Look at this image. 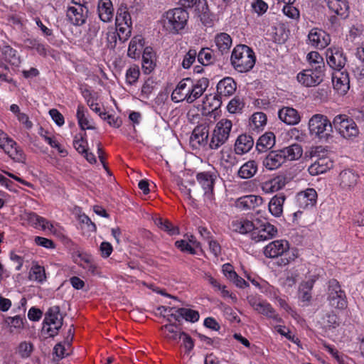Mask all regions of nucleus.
Segmentation results:
<instances>
[{"instance_id":"f257e3e1","label":"nucleus","mask_w":364,"mask_h":364,"mask_svg":"<svg viewBox=\"0 0 364 364\" xmlns=\"http://www.w3.org/2000/svg\"><path fill=\"white\" fill-rule=\"evenodd\" d=\"M263 253L268 258L280 257L278 262L279 266H286L298 257L296 250L290 249L289 243L286 240H277L269 242L264 247Z\"/></svg>"},{"instance_id":"f03ea898","label":"nucleus","mask_w":364,"mask_h":364,"mask_svg":"<svg viewBox=\"0 0 364 364\" xmlns=\"http://www.w3.org/2000/svg\"><path fill=\"white\" fill-rule=\"evenodd\" d=\"M256 56L253 50L244 44L237 45L232 50L230 63L239 73H247L255 66Z\"/></svg>"},{"instance_id":"7ed1b4c3","label":"nucleus","mask_w":364,"mask_h":364,"mask_svg":"<svg viewBox=\"0 0 364 364\" xmlns=\"http://www.w3.org/2000/svg\"><path fill=\"white\" fill-rule=\"evenodd\" d=\"M308 127L310 134L322 141L328 142L333 139V122L326 115L314 114L309 120Z\"/></svg>"},{"instance_id":"20e7f679","label":"nucleus","mask_w":364,"mask_h":364,"mask_svg":"<svg viewBox=\"0 0 364 364\" xmlns=\"http://www.w3.org/2000/svg\"><path fill=\"white\" fill-rule=\"evenodd\" d=\"M188 17V13L183 8L170 9L162 16L163 27L169 33H177L185 28Z\"/></svg>"},{"instance_id":"39448f33","label":"nucleus","mask_w":364,"mask_h":364,"mask_svg":"<svg viewBox=\"0 0 364 364\" xmlns=\"http://www.w3.org/2000/svg\"><path fill=\"white\" fill-rule=\"evenodd\" d=\"M232 127V122L228 119L218 122L210 136L209 148L216 150L223 145L230 136Z\"/></svg>"},{"instance_id":"423d86ee","label":"nucleus","mask_w":364,"mask_h":364,"mask_svg":"<svg viewBox=\"0 0 364 364\" xmlns=\"http://www.w3.org/2000/svg\"><path fill=\"white\" fill-rule=\"evenodd\" d=\"M333 128L345 139H351L359 134L357 124L346 114L336 115L333 119Z\"/></svg>"},{"instance_id":"0eeeda50","label":"nucleus","mask_w":364,"mask_h":364,"mask_svg":"<svg viewBox=\"0 0 364 364\" xmlns=\"http://www.w3.org/2000/svg\"><path fill=\"white\" fill-rule=\"evenodd\" d=\"M327 301L331 306L338 309H345L348 306L346 293L336 279H331L328 282Z\"/></svg>"},{"instance_id":"6e6552de","label":"nucleus","mask_w":364,"mask_h":364,"mask_svg":"<svg viewBox=\"0 0 364 364\" xmlns=\"http://www.w3.org/2000/svg\"><path fill=\"white\" fill-rule=\"evenodd\" d=\"M0 148L16 162H23L26 159L23 150L18 146L16 141L8 137L7 134L1 130H0Z\"/></svg>"},{"instance_id":"1a4fd4ad","label":"nucleus","mask_w":364,"mask_h":364,"mask_svg":"<svg viewBox=\"0 0 364 364\" xmlns=\"http://www.w3.org/2000/svg\"><path fill=\"white\" fill-rule=\"evenodd\" d=\"M340 188L346 193L353 192L360 182V175L352 168H346L341 171L338 178Z\"/></svg>"},{"instance_id":"9d476101","label":"nucleus","mask_w":364,"mask_h":364,"mask_svg":"<svg viewBox=\"0 0 364 364\" xmlns=\"http://www.w3.org/2000/svg\"><path fill=\"white\" fill-rule=\"evenodd\" d=\"M63 325V318L60 315V308L53 306L48 310L43 321V329L46 328L50 337L55 336Z\"/></svg>"},{"instance_id":"9b49d317","label":"nucleus","mask_w":364,"mask_h":364,"mask_svg":"<svg viewBox=\"0 0 364 364\" xmlns=\"http://www.w3.org/2000/svg\"><path fill=\"white\" fill-rule=\"evenodd\" d=\"M249 304L255 311L259 314H263L267 318H272L276 322H282V318L276 313L272 305L267 301H264L256 296H250L247 297Z\"/></svg>"},{"instance_id":"f8f14e48","label":"nucleus","mask_w":364,"mask_h":364,"mask_svg":"<svg viewBox=\"0 0 364 364\" xmlns=\"http://www.w3.org/2000/svg\"><path fill=\"white\" fill-rule=\"evenodd\" d=\"M277 234V228L269 223H261L257 221L255 223V228L251 234V238L256 242L265 241L272 239Z\"/></svg>"},{"instance_id":"ddd939ff","label":"nucleus","mask_w":364,"mask_h":364,"mask_svg":"<svg viewBox=\"0 0 364 364\" xmlns=\"http://www.w3.org/2000/svg\"><path fill=\"white\" fill-rule=\"evenodd\" d=\"M88 8L81 4H75L67 9L66 16L70 23L76 26H82L86 23L88 16Z\"/></svg>"},{"instance_id":"4468645a","label":"nucleus","mask_w":364,"mask_h":364,"mask_svg":"<svg viewBox=\"0 0 364 364\" xmlns=\"http://www.w3.org/2000/svg\"><path fill=\"white\" fill-rule=\"evenodd\" d=\"M324 70L313 69H306L297 75V80L305 87H314L319 85L323 81Z\"/></svg>"},{"instance_id":"2eb2a0df","label":"nucleus","mask_w":364,"mask_h":364,"mask_svg":"<svg viewBox=\"0 0 364 364\" xmlns=\"http://www.w3.org/2000/svg\"><path fill=\"white\" fill-rule=\"evenodd\" d=\"M328 65L336 72L343 71L347 58L341 48H329L326 52Z\"/></svg>"},{"instance_id":"dca6fc26","label":"nucleus","mask_w":364,"mask_h":364,"mask_svg":"<svg viewBox=\"0 0 364 364\" xmlns=\"http://www.w3.org/2000/svg\"><path fill=\"white\" fill-rule=\"evenodd\" d=\"M208 136V126L205 124H199L194 128L190 141L192 146L196 148L209 146Z\"/></svg>"},{"instance_id":"f3484780","label":"nucleus","mask_w":364,"mask_h":364,"mask_svg":"<svg viewBox=\"0 0 364 364\" xmlns=\"http://www.w3.org/2000/svg\"><path fill=\"white\" fill-rule=\"evenodd\" d=\"M321 328L325 333L333 332L340 326L341 318L332 310L325 311L322 313L318 321Z\"/></svg>"},{"instance_id":"a211bd4d","label":"nucleus","mask_w":364,"mask_h":364,"mask_svg":"<svg viewBox=\"0 0 364 364\" xmlns=\"http://www.w3.org/2000/svg\"><path fill=\"white\" fill-rule=\"evenodd\" d=\"M208 85L209 80L206 77H202L196 82H193V80H191V82H189L187 102L193 103L201 97L208 88Z\"/></svg>"},{"instance_id":"6ab92c4d","label":"nucleus","mask_w":364,"mask_h":364,"mask_svg":"<svg viewBox=\"0 0 364 364\" xmlns=\"http://www.w3.org/2000/svg\"><path fill=\"white\" fill-rule=\"evenodd\" d=\"M317 196V193L314 188H307L297 193L296 205L301 209L311 208L316 203Z\"/></svg>"},{"instance_id":"aec40b11","label":"nucleus","mask_w":364,"mask_h":364,"mask_svg":"<svg viewBox=\"0 0 364 364\" xmlns=\"http://www.w3.org/2000/svg\"><path fill=\"white\" fill-rule=\"evenodd\" d=\"M308 39L309 44L318 49L326 48L331 41L330 36L324 31L317 28H312L310 31Z\"/></svg>"},{"instance_id":"412c9836","label":"nucleus","mask_w":364,"mask_h":364,"mask_svg":"<svg viewBox=\"0 0 364 364\" xmlns=\"http://www.w3.org/2000/svg\"><path fill=\"white\" fill-rule=\"evenodd\" d=\"M334 90L340 95H345L350 89L349 75L346 70L335 72L332 75Z\"/></svg>"},{"instance_id":"4be33fe9","label":"nucleus","mask_w":364,"mask_h":364,"mask_svg":"<svg viewBox=\"0 0 364 364\" xmlns=\"http://www.w3.org/2000/svg\"><path fill=\"white\" fill-rule=\"evenodd\" d=\"M285 163V156L280 150L272 151L262 159L263 166L268 170H275Z\"/></svg>"},{"instance_id":"5701e85b","label":"nucleus","mask_w":364,"mask_h":364,"mask_svg":"<svg viewBox=\"0 0 364 364\" xmlns=\"http://www.w3.org/2000/svg\"><path fill=\"white\" fill-rule=\"evenodd\" d=\"M333 166V162L327 156L317 159L308 168L309 173L316 176L326 173Z\"/></svg>"},{"instance_id":"b1692460","label":"nucleus","mask_w":364,"mask_h":364,"mask_svg":"<svg viewBox=\"0 0 364 364\" xmlns=\"http://www.w3.org/2000/svg\"><path fill=\"white\" fill-rule=\"evenodd\" d=\"M263 199L259 196L247 195L239 198L236 200V206L242 210H253L261 205Z\"/></svg>"},{"instance_id":"393cba45","label":"nucleus","mask_w":364,"mask_h":364,"mask_svg":"<svg viewBox=\"0 0 364 364\" xmlns=\"http://www.w3.org/2000/svg\"><path fill=\"white\" fill-rule=\"evenodd\" d=\"M279 118L288 125L297 124L301 117L296 109L289 107H284L278 112Z\"/></svg>"},{"instance_id":"a878e982","label":"nucleus","mask_w":364,"mask_h":364,"mask_svg":"<svg viewBox=\"0 0 364 364\" xmlns=\"http://www.w3.org/2000/svg\"><path fill=\"white\" fill-rule=\"evenodd\" d=\"M189 82H191V79L187 77L181 80L178 83L176 87L171 94V100L173 101L179 102L186 100L187 102Z\"/></svg>"},{"instance_id":"bb28decb","label":"nucleus","mask_w":364,"mask_h":364,"mask_svg":"<svg viewBox=\"0 0 364 364\" xmlns=\"http://www.w3.org/2000/svg\"><path fill=\"white\" fill-rule=\"evenodd\" d=\"M98 16L105 23L112 21L114 17V8L111 0H100L97 4Z\"/></svg>"},{"instance_id":"cd10ccee","label":"nucleus","mask_w":364,"mask_h":364,"mask_svg":"<svg viewBox=\"0 0 364 364\" xmlns=\"http://www.w3.org/2000/svg\"><path fill=\"white\" fill-rule=\"evenodd\" d=\"M236 88L237 84L230 77H224L217 85V92L220 96H230L235 93Z\"/></svg>"},{"instance_id":"c85d7f7f","label":"nucleus","mask_w":364,"mask_h":364,"mask_svg":"<svg viewBox=\"0 0 364 364\" xmlns=\"http://www.w3.org/2000/svg\"><path fill=\"white\" fill-rule=\"evenodd\" d=\"M254 145V139L250 135L241 134L236 139L235 151L237 154L242 155L247 153Z\"/></svg>"},{"instance_id":"c756f323","label":"nucleus","mask_w":364,"mask_h":364,"mask_svg":"<svg viewBox=\"0 0 364 364\" xmlns=\"http://www.w3.org/2000/svg\"><path fill=\"white\" fill-rule=\"evenodd\" d=\"M285 185L286 178L283 176H277L272 179L263 182L261 188L264 193H269L281 190Z\"/></svg>"},{"instance_id":"7c9ffc66","label":"nucleus","mask_w":364,"mask_h":364,"mask_svg":"<svg viewBox=\"0 0 364 364\" xmlns=\"http://www.w3.org/2000/svg\"><path fill=\"white\" fill-rule=\"evenodd\" d=\"M230 228L235 232L247 234L250 232H252L255 228V223L247 219H236L231 222Z\"/></svg>"},{"instance_id":"2f4dec72","label":"nucleus","mask_w":364,"mask_h":364,"mask_svg":"<svg viewBox=\"0 0 364 364\" xmlns=\"http://www.w3.org/2000/svg\"><path fill=\"white\" fill-rule=\"evenodd\" d=\"M275 144V135L269 132L262 135L256 143V149L259 152H265L271 149Z\"/></svg>"},{"instance_id":"473e14b6","label":"nucleus","mask_w":364,"mask_h":364,"mask_svg":"<svg viewBox=\"0 0 364 364\" xmlns=\"http://www.w3.org/2000/svg\"><path fill=\"white\" fill-rule=\"evenodd\" d=\"M26 219L36 228H41L43 230H50L53 228V225L48 220L35 213H27Z\"/></svg>"},{"instance_id":"72a5a7b5","label":"nucleus","mask_w":364,"mask_h":364,"mask_svg":"<svg viewBox=\"0 0 364 364\" xmlns=\"http://www.w3.org/2000/svg\"><path fill=\"white\" fill-rule=\"evenodd\" d=\"M284 195L279 193L274 196L269 203V210L275 217H279L283 212Z\"/></svg>"},{"instance_id":"f704fd0d","label":"nucleus","mask_w":364,"mask_h":364,"mask_svg":"<svg viewBox=\"0 0 364 364\" xmlns=\"http://www.w3.org/2000/svg\"><path fill=\"white\" fill-rule=\"evenodd\" d=\"M155 54L151 47L144 48L142 55V68L144 73H151L155 66Z\"/></svg>"},{"instance_id":"c9c22d12","label":"nucleus","mask_w":364,"mask_h":364,"mask_svg":"<svg viewBox=\"0 0 364 364\" xmlns=\"http://www.w3.org/2000/svg\"><path fill=\"white\" fill-rule=\"evenodd\" d=\"M214 175L210 172H201L197 174V180L205 191V193H211L214 186Z\"/></svg>"},{"instance_id":"e433bc0d","label":"nucleus","mask_w":364,"mask_h":364,"mask_svg":"<svg viewBox=\"0 0 364 364\" xmlns=\"http://www.w3.org/2000/svg\"><path fill=\"white\" fill-rule=\"evenodd\" d=\"M328 6L338 16L344 18L348 16V4L346 0H328Z\"/></svg>"},{"instance_id":"4c0bfd02","label":"nucleus","mask_w":364,"mask_h":364,"mask_svg":"<svg viewBox=\"0 0 364 364\" xmlns=\"http://www.w3.org/2000/svg\"><path fill=\"white\" fill-rule=\"evenodd\" d=\"M282 156H285V162L299 159L302 156L301 146L298 144H294L289 146L280 149Z\"/></svg>"},{"instance_id":"58836bf2","label":"nucleus","mask_w":364,"mask_h":364,"mask_svg":"<svg viewBox=\"0 0 364 364\" xmlns=\"http://www.w3.org/2000/svg\"><path fill=\"white\" fill-rule=\"evenodd\" d=\"M257 171V164L254 160L245 163L238 171V176L241 178L248 179L253 177Z\"/></svg>"},{"instance_id":"ea45409f","label":"nucleus","mask_w":364,"mask_h":364,"mask_svg":"<svg viewBox=\"0 0 364 364\" xmlns=\"http://www.w3.org/2000/svg\"><path fill=\"white\" fill-rule=\"evenodd\" d=\"M215 43L218 50L223 54L227 53L232 46V38L226 33H220L215 38Z\"/></svg>"},{"instance_id":"a19ab883","label":"nucleus","mask_w":364,"mask_h":364,"mask_svg":"<svg viewBox=\"0 0 364 364\" xmlns=\"http://www.w3.org/2000/svg\"><path fill=\"white\" fill-rule=\"evenodd\" d=\"M116 25H132V18L128 11V8L127 5L124 4H122L117 11Z\"/></svg>"},{"instance_id":"79ce46f5","label":"nucleus","mask_w":364,"mask_h":364,"mask_svg":"<svg viewBox=\"0 0 364 364\" xmlns=\"http://www.w3.org/2000/svg\"><path fill=\"white\" fill-rule=\"evenodd\" d=\"M307 60L311 68L325 70V64L322 56L316 51H311L307 55Z\"/></svg>"},{"instance_id":"37998d69","label":"nucleus","mask_w":364,"mask_h":364,"mask_svg":"<svg viewBox=\"0 0 364 364\" xmlns=\"http://www.w3.org/2000/svg\"><path fill=\"white\" fill-rule=\"evenodd\" d=\"M155 224L159 229L168 232V234L170 235H175L179 233L178 228L176 226H174L168 220H165L161 218H156L155 220Z\"/></svg>"},{"instance_id":"c03bdc74","label":"nucleus","mask_w":364,"mask_h":364,"mask_svg":"<svg viewBox=\"0 0 364 364\" xmlns=\"http://www.w3.org/2000/svg\"><path fill=\"white\" fill-rule=\"evenodd\" d=\"M142 41L141 36H134L130 41L127 54L131 58H136V55H139L140 49L142 47Z\"/></svg>"},{"instance_id":"a18cd8bd","label":"nucleus","mask_w":364,"mask_h":364,"mask_svg":"<svg viewBox=\"0 0 364 364\" xmlns=\"http://www.w3.org/2000/svg\"><path fill=\"white\" fill-rule=\"evenodd\" d=\"M0 49L4 59L13 64L16 63V50L13 49L10 46L3 43L0 45Z\"/></svg>"},{"instance_id":"49530a36","label":"nucleus","mask_w":364,"mask_h":364,"mask_svg":"<svg viewBox=\"0 0 364 364\" xmlns=\"http://www.w3.org/2000/svg\"><path fill=\"white\" fill-rule=\"evenodd\" d=\"M176 312L181 315L182 318L192 323L198 321L200 316L197 311L190 309L180 308L176 310Z\"/></svg>"},{"instance_id":"de8ad7c7","label":"nucleus","mask_w":364,"mask_h":364,"mask_svg":"<svg viewBox=\"0 0 364 364\" xmlns=\"http://www.w3.org/2000/svg\"><path fill=\"white\" fill-rule=\"evenodd\" d=\"M33 350V346L31 343L23 341L21 342L16 348V353H18L21 358L26 359L30 357Z\"/></svg>"},{"instance_id":"09e8293b","label":"nucleus","mask_w":364,"mask_h":364,"mask_svg":"<svg viewBox=\"0 0 364 364\" xmlns=\"http://www.w3.org/2000/svg\"><path fill=\"white\" fill-rule=\"evenodd\" d=\"M198 60L203 65H208L213 63L214 60V56L213 51L208 48H202L200 52L197 54Z\"/></svg>"},{"instance_id":"8fccbe9b","label":"nucleus","mask_w":364,"mask_h":364,"mask_svg":"<svg viewBox=\"0 0 364 364\" xmlns=\"http://www.w3.org/2000/svg\"><path fill=\"white\" fill-rule=\"evenodd\" d=\"M245 106L243 100L239 96H235L228 103L227 109L232 114L238 113L242 111Z\"/></svg>"},{"instance_id":"3c124183","label":"nucleus","mask_w":364,"mask_h":364,"mask_svg":"<svg viewBox=\"0 0 364 364\" xmlns=\"http://www.w3.org/2000/svg\"><path fill=\"white\" fill-rule=\"evenodd\" d=\"M267 123V117L263 112H255L251 117V126L252 129H258L264 127Z\"/></svg>"},{"instance_id":"603ef678","label":"nucleus","mask_w":364,"mask_h":364,"mask_svg":"<svg viewBox=\"0 0 364 364\" xmlns=\"http://www.w3.org/2000/svg\"><path fill=\"white\" fill-rule=\"evenodd\" d=\"M100 118L106 121L109 126L114 128H119L122 124L120 117H115L114 114H108L106 112H104L103 114H100Z\"/></svg>"},{"instance_id":"864d4df0","label":"nucleus","mask_w":364,"mask_h":364,"mask_svg":"<svg viewBox=\"0 0 364 364\" xmlns=\"http://www.w3.org/2000/svg\"><path fill=\"white\" fill-rule=\"evenodd\" d=\"M132 25H122V26H117V36L119 38V41L124 42L126 41L131 35Z\"/></svg>"},{"instance_id":"5fc2aeb1","label":"nucleus","mask_w":364,"mask_h":364,"mask_svg":"<svg viewBox=\"0 0 364 364\" xmlns=\"http://www.w3.org/2000/svg\"><path fill=\"white\" fill-rule=\"evenodd\" d=\"M31 279L43 282L46 279L45 269L43 267L36 265L31 269Z\"/></svg>"},{"instance_id":"6e6d98bb","label":"nucleus","mask_w":364,"mask_h":364,"mask_svg":"<svg viewBox=\"0 0 364 364\" xmlns=\"http://www.w3.org/2000/svg\"><path fill=\"white\" fill-rule=\"evenodd\" d=\"M197 52L195 49H190L184 55L181 65L184 69H188L195 62Z\"/></svg>"},{"instance_id":"4d7b16f0","label":"nucleus","mask_w":364,"mask_h":364,"mask_svg":"<svg viewBox=\"0 0 364 364\" xmlns=\"http://www.w3.org/2000/svg\"><path fill=\"white\" fill-rule=\"evenodd\" d=\"M139 70L136 66L129 68L126 73V80L129 85L135 83L139 77Z\"/></svg>"},{"instance_id":"13d9d810","label":"nucleus","mask_w":364,"mask_h":364,"mask_svg":"<svg viewBox=\"0 0 364 364\" xmlns=\"http://www.w3.org/2000/svg\"><path fill=\"white\" fill-rule=\"evenodd\" d=\"M176 326H175L174 324H166V325H164L161 327V329L162 330H165L166 331H167L168 333H170L171 335L168 336L167 335V337L169 338V339H172V340H178V339H180L181 338L182 336H181V333L182 332H179L176 330Z\"/></svg>"},{"instance_id":"bf43d9fd","label":"nucleus","mask_w":364,"mask_h":364,"mask_svg":"<svg viewBox=\"0 0 364 364\" xmlns=\"http://www.w3.org/2000/svg\"><path fill=\"white\" fill-rule=\"evenodd\" d=\"M181 6L186 8H192L196 6V9L199 10L200 5L202 6V11L207 9L205 0H180Z\"/></svg>"},{"instance_id":"052dcab7","label":"nucleus","mask_w":364,"mask_h":364,"mask_svg":"<svg viewBox=\"0 0 364 364\" xmlns=\"http://www.w3.org/2000/svg\"><path fill=\"white\" fill-rule=\"evenodd\" d=\"M155 87V82L152 78H148L144 83L141 95L144 98H148Z\"/></svg>"},{"instance_id":"680f3d73","label":"nucleus","mask_w":364,"mask_h":364,"mask_svg":"<svg viewBox=\"0 0 364 364\" xmlns=\"http://www.w3.org/2000/svg\"><path fill=\"white\" fill-rule=\"evenodd\" d=\"M275 328L279 334L285 336L288 340L291 341V342L294 343H299L300 342L299 339L295 337L294 335H291V331L289 329H287L285 326L279 325L277 326Z\"/></svg>"},{"instance_id":"e2e57ef3","label":"nucleus","mask_w":364,"mask_h":364,"mask_svg":"<svg viewBox=\"0 0 364 364\" xmlns=\"http://www.w3.org/2000/svg\"><path fill=\"white\" fill-rule=\"evenodd\" d=\"M86 144L87 141L84 140L82 136H80V137H78L77 136H75V139L73 140V146L78 153L83 154L85 152H86Z\"/></svg>"},{"instance_id":"0e129e2a","label":"nucleus","mask_w":364,"mask_h":364,"mask_svg":"<svg viewBox=\"0 0 364 364\" xmlns=\"http://www.w3.org/2000/svg\"><path fill=\"white\" fill-rule=\"evenodd\" d=\"M6 322L11 328L19 329L23 327V318L20 316L8 317L6 320Z\"/></svg>"},{"instance_id":"69168bd1","label":"nucleus","mask_w":364,"mask_h":364,"mask_svg":"<svg viewBox=\"0 0 364 364\" xmlns=\"http://www.w3.org/2000/svg\"><path fill=\"white\" fill-rule=\"evenodd\" d=\"M283 13L288 17L292 18V19H297L299 18V10L292 6V4L290 5H285L283 7Z\"/></svg>"},{"instance_id":"338daca9","label":"nucleus","mask_w":364,"mask_h":364,"mask_svg":"<svg viewBox=\"0 0 364 364\" xmlns=\"http://www.w3.org/2000/svg\"><path fill=\"white\" fill-rule=\"evenodd\" d=\"M252 6L254 11L259 15L264 14L268 9L267 4L262 0H255Z\"/></svg>"},{"instance_id":"774afa93","label":"nucleus","mask_w":364,"mask_h":364,"mask_svg":"<svg viewBox=\"0 0 364 364\" xmlns=\"http://www.w3.org/2000/svg\"><path fill=\"white\" fill-rule=\"evenodd\" d=\"M34 241L39 246H42L43 247L48 248V249L55 248V245H54L53 241L50 239L40 237V236H36L34 239Z\"/></svg>"}]
</instances>
